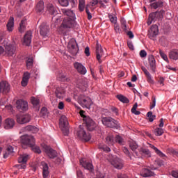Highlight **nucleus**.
Masks as SVG:
<instances>
[{"instance_id": "51", "label": "nucleus", "mask_w": 178, "mask_h": 178, "mask_svg": "<svg viewBox=\"0 0 178 178\" xmlns=\"http://www.w3.org/2000/svg\"><path fill=\"white\" fill-rule=\"evenodd\" d=\"M120 24H121V28L127 31L128 30L127 26V21L124 18H121L120 19Z\"/></svg>"}, {"instance_id": "17", "label": "nucleus", "mask_w": 178, "mask_h": 178, "mask_svg": "<svg viewBox=\"0 0 178 178\" xmlns=\"http://www.w3.org/2000/svg\"><path fill=\"white\" fill-rule=\"evenodd\" d=\"M148 63L150 70L153 73H156V61L154 56H149L148 58Z\"/></svg>"}, {"instance_id": "16", "label": "nucleus", "mask_w": 178, "mask_h": 178, "mask_svg": "<svg viewBox=\"0 0 178 178\" xmlns=\"http://www.w3.org/2000/svg\"><path fill=\"white\" fill-rule=\"evenodd\" d=\"M16 51V46L15 44H7L5 47V53L8 56H13Z\"/></svg>"}, {"instance_id": "38", "label": "nucleus", "mask_w": 178, "mask_h": 178, "mask_svg": "<svg viewBox=\"0 0 178 178\" xmlns=\"http://www.w3.org/2000/svg\"><path fill=\"white\" fill-rule=\"evenodd\" d=\"M76 85H78V88H79V89L83 90H86V88L88 86V83L86 81H83L82 79L76 80Z\"/></svg>"}, {"instance_id": "33", "label": "nucleus", "mask_w": 178, "mask_h": 178, "mask_svg": "<svg viewBox=\"0 0 178 178\" xmlns=\"http://www.w3.org/2000/svg\"><path fill=\"white\" fill-rule=\"evenodd\" d=\"M139 152L142 156H145V158H150L152 156V153L149 149L140 148L139 149Z\"/></svg>"}, {"instance_id": "54", "label": "nucleus", "mask_w": 178, "mask_h": 178, "mask_svg": "<svg viewBox=\"0 0 178 178\" xmlns=\"http://www.w3.org/2000/svg\"><path fill=\"white\" fill-rule=\"evenodd\" d=\"M85 0H79V11L83 12L84 11V8H85Z\"/></svg>"}, {"instance_id": "42", "label": "nucleus", "mask_w": 178, "mask_h": 178, "mask_svg": "<svg viewBox=\"0 0 178 178\" xmlns=\"http://www.w3.org/2000/svg\"><path fill=\"white\" fill-rule=\"evenodd\" d=\"M118 143L120 145H124V139L120 135H116L114 138V144Z\"/></svg>"}, {"instance_id": "49", "label": "nucleus", "mask_w": 178, "mask_h": 178, "mask_svg": "<svg viewBox=\"0 0 178 178\" xmlns=\"http://www.w3.org/2000/svg\"><path fill=\"white\" fill-rule=\"evenodd\" d=\"M98 148H99V149H100L104 152H106V153L111 152V148L108 147L106 145H99L98 146Z\"/></svg>"}, {"instance_id": "4", "label": "nucleus", "mask_w": 178, "mask_h": 178, "mask_svg": "<svg viewBox=\"0 0 178 178\" xmlns=\"http://www.w3.org/2000/svg\"><path fill=\"white\" fill-rule=\"evenodd\" d=\"M164 14V10H161L160 11L151 13L149 15V18L147 22V25H151L153 22H156V21L161 19L163 17Z\"/></svg>"}, {"instance_id": "31", "label": "nucleus", "mask_w": 178, "mask_h": 178, "mask_svg": "<svg viewBox=\"0 0 178 178\" xmlns=\"http://www.w3.org/2000/svg\"><path fill=\"white\" fill-rule=\"evenodd\" d=\"M15 125V121L13 119L8 118L5 121L4 129L9 130V129H13Z\"/></svg>"}, {"instance_id": "59", "label": "nucleus", "mask_w": 178, "mask_h": 178, "mask_svg": "<svg viewBox=\"0 0 178 178\" xmlns=\"http://www.w3.org/2000/svg\"><path fill=\"white\" fill-rule=\"evenodd\" d=\"M122 152H123V153H124L126 156H127L129 157V158H131V153H130L129 150L128 149V148H127L126 147H122Z\"/></svg>"}, {"instance_id": "20", "label": "nucleus", "mask_w": 178, "mask_h": 178, "mask_svg": "<svg viewBox=\"0 0 178 178\" xmlns=\"http://www.w3.org/2000/svg\"><path fill=\"white\" fill-rule=\"evenodd\" d=\"M35 11L37 14L41 15L44 11V1L40 0L35 5Z\"/></svg>"}, {"instance_id": "22", "label": "nucleus", "mask_w": 178, "mask_h": 178, "mask_svg": "<svg viewBox=\"0 0 178 178\" xmlns=\"http://www.w3.org/2000/svg\"><path fill=\"white\" fill-rule=\"evenodd\" d=\"M74 65L76 70L78 71L79 74L84 75L87 73L86 68L81 63H75Z\"/></svg>"}, {"instance_id": "11", "label": "nucleus", "mask_w": 178, "mask_h": 178, "mask_svg": "<svg viewBox=\"0 0 178 178\" xmlns=\"http://www.w3.org/2000/svg\"><path fill=\"white\" fill-rule=\"evenodd\" d=\"M111 164L118 170H121L123 168V161L118 157H113L111 161Z\"/></svg>"}, {"instance_id": "60", "label": "nucleus", "mask_w": 178, "mask_h": 178, "mask_svg": "<svg viewBox=\"0 0 178 178\" xmlns=\"http://www.w3.org/2000/svg\"><path fill=\"white\" fill-rule=\"evenodd\" d=\"M152 104L150 106V109L154 108L156 106V97L153 96L152 97Z\"/></svg>"}, {"instance_id": "34", "label": "nucleus", "mask_w": 178, "mask_h": 178, "mask_svg": "<svg viewBox=\"0 0 178 178\" xmlns=\"http://www.w3.org/2000/svg\"><path fill=\"white\" fill-rule=\"evenodd\" d=\"M169 58L170 59H172L174 60H178V50L177 49H174L173 50H171L169 53Z\"/></svg>"}, {"instance_id": "23", "label": "nucleus", "mask_w": 178, "mask_h": 178, "mask_svg": "<svg viewBox=\"0 0 178 178\" xmlns=\"http://www.w3.org/2000/svg\"><path fill=\"white\" fill-rule=\"evenodd\" d=\"M154 175V172L148 168H143L140 171V176L144 178L153 177Z\"/></svg>"}, {"instance_id": "39", "label": "nucleus", "mask_w": 178, "mask_h": 178, "mask_svg": "<svg viewBox=\"0 0 178 178\" xmlns=\"http://www.w3.org/2000/svg\"><path fill=\"white\" fill-rule=\"evenodd\" d=\"M31 102L33 106L36 108V111H39L40 107V100L35 97H31Z\"/></svg>"}, {"instance_id": "53", "label": "nucleus", "mask_w": 178, "mask_h": 178, "mask_svg": "<svg viewBox=\"0 0 178 178\" xmlns=\"http://www.w3.org/2000/svg\"><path fill=\"white\" fill-rule=\"evenodd\" d=\"M147 117L149 118V121L152 122L154 119L156 118V115H153V113L152 111H149L147 113Z\"/></svg>"}, {"instance_id": "56", "label": "nucleus", "mask_w": 178, "mask_h": 178, "mask_svg": "<svg viewBox=\"0 0 178 178\" xmlns=\"http://www.w3.org/2000/svg\"><path fill=\"white\" fill-rule=\"evenodd\" d=\"M33 58H29L26 60V67H27V68L31 69V67L33 66Z\"/></svg>"}, {"instance_id": "35", "label": "nucleus", "mask_w": 178, "mask_h": 178, "mask_svg": "<svg viewBox=\"0 0 178 178\" xmlns=\"http://www.w3.org/2000/svg\"><path fill=\"white\" fill-rule=\"evenodd\" d=\"M7 26V30L9 32L13 31L14 29V17H10V19L6 24Z\"/></svg>"}, {"instance_id": "47", "label": "nucleus", "mask_w": 178, "mask_h": 178, "mask_svg": "<svg viewBox=\"0 0 178 178\" xmlns=\"http://www.w3.org/2000/svg\"><path fill=\"white\" fill-rule=\"evenodd\" d=\"M108 17L109 21L111 22V23H112L113 24H117L118 17L115 15L109 13L108 15Z\"/></svg>"}, {"instance_id": "61", "label": "nucleus", "mask_w": 178, "mask_h": 178, "mask_svg": "<svg viewBox=\"0 0 178 178\" xmlns=\"http://www.w3.org/2000/svg\"><path fill=\"white\" fill-rule=\"evenodd\" d=\"M147 55V52L145 51V50H140V56L141 58H145L146 57Z\"/></svg>"}, {"instance_id": "58", "label": "nucleus", "mask_w": 178, "mask_h": 178, "mask_svg": "<svg viewBox=\"0 0 178 178\" xmlns=\"http://www.w3.org/2000/svg\"><path fill=\"white\" fill-rule=\"evenodd\" d=\"M58 3L63 7H67L69 5L68 0H58Z\"/></svg>"}, {"instance_id": "9", "label": "nucleus", "mask_w": 178, "mask_h": 178, "mask_svg": "<svg viewBox=\"0 0 178 178\" xmlns=\"http://www.w3.org/2000/svg\"><path fill=\"white\" fill-rule=\"evenodd\" d=\"M16 108L20 112L26 111L29 109V104L26 101L19 99L16 102Z\"/></svg>"}, {"instance_id": "28", "label": "nucleus", "mask_w": 178, "mask_h": 178, "mask_svg": "<svg viewBox=\"0 0 178 178\" xmlns=\"http://www.w3.org/2000/svg\"><path fill=\"white\" fill-rule=\"evenodd\" d=\"M129 145L131 150L136 154V156H138V152H137L136 150L138 149L139 146L137 143L134 140H131Z\"/></svg>"}, {"instance_id": "50", "label": "nucleus", "mask_w": 178, "mask_h": 178, "mask_svg": "<svg viewBox=\"0 0 178 178\" xmlns=\"http://www.w3.org/2000/svg\"><path fill=\"white\" fill-rule=\"evenodd\" d=\"M154 134L156 136H163V134H164V129L162 128H156L154 129Z\"/></svg>"}, {"instance_id": "14", "label": "nucleus", "mask_w": 178, "mask_h": 178, "mask_svg": "<svg viewBox=\"0 0 178 178\" xmlns=\"http://www.w3.org/2000/svg\"><path fill=\"white\" fill-rule=\"evenodd\" d=\"M40 33L43 37H47L49 33V26L45 23H42L40 26Z\"/></svg>"}, {"instance_id": "32", "label": "nucleus", "mask_w": 178, "mask_h": 178, "mask_svg": "<svg viewBox=\"0 0 178 178\" xmlns=\"http://www.w3.org/2000/svg\"><path fill=\"white\" fill-rule=\"evenodd\" d=\"M163 1L162 0H159L157 1H154V3H152L150 4V7L154 10H156L158 8H161L163 7Z\"/></svg>"}, {"instance_id": "40", "label": "nucleus", "mask_w": 178, "mask_h": 178, "mask_svg": "<svg viewBox=\"0 0 178 178\" xmlns=\"http://www.w3.org/2000/svg\"><path fill=\"white\" fill-rule=\"evenodd\" d=\"M65 91L63 88H57L56 90V95L58 98H63Z\"/></svg>"}, {"instance_id": "7", "label": "nucleus", "mask_w": 178, "mask_h": 178, "mask_svg": "<svg viewBox=\"0 0 178 178\" xmlns=\"http://www.w3.org/2000/svg\"><path fill=\"white\" fill-rule=\"evenodd\" d=\"M83 122L89 131H94L97 124L90 117H83Z\"/></svg>"}, {"instance_id": "2", "label": "nucleus", "mask_w": 178, "mask_h": 178, "mask_svg": "<svg viewBox=\"0 0 178 178\" xmlns=\"http://www.w3.org/2000/svg\"><path fill=\"white\" fill-rule=\"evenodd\" d=\"M75 25V18L65 17L59 27L58 31L62 34H66L68 29L73 28Z\"/></svg>"}, {"instance_id": "46", "label": "nucleus", "mask_w": 178, "mask_h": 178, "mask_svg": "<svg viewBox=\"0 0 178 178\" xmlns=\"http://www.w3.org/2000/svg\"><path fill=\"white\" fill-rule=\"evenodd\" d=\"M25 130L26 131H31V133H33V134L38 133V131H39V129L36 127L31 126V125L26 127Z\"/></svg>"}, {"instance_id": "26", "label": "nucleus", "mask_w": 178, "mask_h": 178, "mask_svg": "<svg viewBox=\"0 0 178 178\" xmlns=\"http://www.w3.org/2000/svg\"><path fill=\"white\" fill-rule=\"evenodd\" d=\"M41 165L42 166V176L43 178H48L49 176V166L44 161L41 162Z\"/></svg>"}, {"instance_id": "29", "label": "nucleus", "mask_w": 178, "mask_h": 178, "mask_svg": "<svg viewBox=\"0 0 178 178\" xmlns=\"http://www.w3.org/2000/svg\"><path fill=\"white\" fill-rule=\"evenodd\" d=\"M105 143L109 146H113L115 145V138L113 134H108L105 138Z\"/></svg>"}, {"instance_id": "36", "label": "nucleus", "mask_w": 178, "mask_h": 178, "mask_svg": "<svg viewBox=\"0 0 178 178\" xmlns=\"http://www.w3.org/2000/svg\"><path fill=\"white\" fill-rule=\"evenodd\" d=\"M13 153V147L10 145H7L6 149L3 153V159H7L10 155Z\"/></svg>"}, {"instance_id": "12", "label": "nucleus", "mask_w": 178, "mask_h": 178, "mask_svg": "<svg viewBox=\"0 0 178 178\" xmlns=\"http://www.w3.org/2000/svg\"><path fill=\"white\" fill-rule=\"evenodd\" d=\"M95 54H96V58L98 60L99 63H102V60H101V58L104 55L103 49L99 43H96V47H95Z\"/></svg>"}, {"instance_id": "13", "label": "nucleus", "mask_w": 178, "mask_h": 178, "mask_svg": "<svg viewBox=\"0 0 178 178\" xmlns=\"http://www.w3.org/2000/svg\"><path fill=\"white\" fill-rule=\"evenodd\" d=\"M159 26L157 24L152 25L150 28V30H149V38L152 40H153L158 34H159Z\"/></svg>"}, {"instance_id": "44", "label": "nucleus", "mask_w": 178, "mask_h": 178, "mask_svg": "<svg viewBox=\"0 0 178 178\" xmlns=\"http://www.w3.org/2000/svg\"><path fill=\"white\" fill-rule=\"evenodd\" d=\"M26 24H27L26 19H23L19 24V31L20 33L24 32V31L26 30Z\"/></svg>"}, {"instance_id": "15", "label": "nucleus", "mask_w": 178, "mask_h": 178, "mask_svg": "<svg viewBox=\"0 0 178 178\" xmlns=\"http://www.w3.org/2000/svg\"><path fill=\"white\" fill-rule=\"evenodd\" d=\"M78 137L79 138H82V140H83V141H90V138H91V136L89 133H86L84 129H79V131H78Z\"/></svg>"}, {"instance_id": "41", "label": "nucleus", "mask_w": 178, "mask_h": 178, "mask_svg": "<svg viewBox=\"0 0 178 178\" xmlns=\"http://www.w3.org/2000/svg\"><path fill=\"white\" fill-rule=\"evenodd\" d=\"M29 79H30V74L28 72H25L24 74V76L22 79V86L25 87L27 85Z\"/></svg>"}, {"instance_id": "10", "label": "nucleus", "mask_w": 178, "mask_h": 178, "mask_svg": "<svg viewBox=\"0 0 178 178\" xmlns=\"http://www.w3.org/2000/svg\"><path fill=\"white\" fill-rule=\"evenodd\" d=\"M69 52L73 56H76L79 51V48L76 40H71L68 43Z\"/></svg>"}, {"instance_id": "55", "label": "nucleus", "mask_w": 178, "mask_h": 178, "mask_svg": "<svg viewBox=\"0 0 178 178\" xmlns=\"http://www.w3.org/2000/svg\"><path fill=\"white\" fill-rule=\"evenodd\" d=\"M40 116L43 117V118H45V117H47L48 116V112H47V108L45 107H43L42 109H41V111H40Z\"/></svg>"}, {"instance_id": "62", "label": "nucleus", "mask_w": 178, "mask_h": 178, "mask_svg": "<svg viewBox=\"0 0 178 178\" xmlns=\"http://www.w3.org/2000/svg\"><path fill=\"white\" fill-rule=\"evenodd\" d=\"M127 46L130 50H134V46L132 42H127Z\"/></svg>"}, {"instance_id": "57", "label": "nucleus", "mask_w": 178, "mask_h": 178, "mask_svg": "<svg viewBox=\"0 0 178 178\" xmlns=\"http://www.w3.org/2000/svg\"><path fill=\"white\" fill-rule=\"evenodd\" d=\"M159 54H160L161 57L165 62H168V56L164 53V51H163V50H159Z\"/></svg>"}, {"instance_id": "45", "label": "nucleus", "mask_w": 178, "mask_h": 178, "mask_svg": "<svg viewBox=\"0 0 178 178\" xmlns=\"http://www.w3.org/2000/svg\"><path fill=\"white\" fill-rule=\"evenodd\" d=\"M29 155L23 154V155H21L20 157L18 159V162L19 163L25 164L29 160Z\"/></svg>"}, {"instance_id": "19", "label": "nucleus", "mask_w": 178, "mask_h": 178, "mask_svg": "<svg viewBox=\"0 0 178 178\" xmlns=\"http://www.w3.org/2000/svg\"><path fill=\"white\" fill-rule=\"evenodd\" d=\"M142 71L143 72L144 74L145 75L147 78V81L150 84H154V80L153 79V77L150 72L147 70L146 67H141Z\"/></svg>"}, {"instance_id": "30", "label": "nucleus", "mask_w": 178, "mask_h": 178, "mask_svg": "<svg viewBox=\"0 0 178 178\" xmlns=\"http://www.w3.org/2000/svg\"><path fill=\"white\" fill-rule=\"evenodd\" d=\"M47 11L51 15H56L58 14L57 8L54 6L52 3L47 4Z\"/></svg>"}, {"instance_id": "27", "label": "nucleus", "mask_w": 178, "mask_h": 178, "mask_svg": "<svg viewBox=\"0 0 178 178\" xmlns=\"http://www.w3.org/2000/svg\"><path fill=\"white\" fill-rule=\"evenodd\" d=\"M32 40V31H28L24 37V43L26 46H29Z\"/></svg>"}, {"instance_id": "63", "label": "nucleus", "mask_w": 178, "mask_h": 178, "mask_svg": "<svg viewBox=\"0 0 178 178\" xmlns=\"http://www.w3.org/2000/svg\"><path fill=\"white\" fill-rule=\"evenodd\" d=\"M76 176H78V178H85L81 170H78V172H76Z\"/></svg>"}, {"instance_id": "24", "label": "nucleus", "mask_w": 178, "mask_h": 178, "mask_svg": "<svg viewBox=\"0 0 178 178\" xmlns=\"http://www.w3.org/2000/svg\"><path fill=\"white\" fill-rule=\"evenodd\" d=\"M79 163H81V165H82L83 168L88 170H93V165L90 162L86 161L84 159L79 160Z\"/></svg>"}, {"instance_id": "8", "label": "nucleus", "mask_w": 178, "mask_h": 178, "mask_svg": "<svg viewBox=\"0 0 178 178\" xmlns=\"http://www.w3.org/2000/svg\"><path fill=\"white\" fill-rule=\"evenodd\" d=\"M43 149L44 150V152L47 154L49 159H54L55 158L57 157L58 154L56 151L52 149L51 147L44 145L43 146Z\"/></svg>"}, {"instance_id": "18", "label": "nucleus", "mask_w": 178, "mask_h": 178, "mask_svg": "<svg viewBox=\"0 0 178 178\" xmlns=\"http://www.w3.org/2000/svg\"><path fill=\"white\" fill-rule=\"evenodd\" d=\"M10 85L7 81L0 82V93L6 94L10 92Z\"/></svg>"}, {"instance_id": "6", "label": "nucleus", "mask_w": 178, "mask_h": 178, "mask_svg": "<svg viewBox=\"0 0 178 178\" xmlns=\"http://www.w3.org/2000/svg\"><path fill=\"white\" fill-rule=\"evenodd\" d=\"M78 103L83 108H89L92 104L91 99L83 95L78 96Z\"/></svg>"}, {"instance_id": "1", "label": "nucleus", "mask_w": 178, "mask_h": 178, "mask_svg": "<svg viewBox=\"0 0 178 178\" xmlns=\"http://www.w3.org/2000/svg\"><path fill=\"white\" fill-rule=\"evenodd\" d=\"M21 142L23 145L32 148V151L36 154H41V150L39 147L35 146V139L32 136L24 135L21 136Z\"/></svg>"}, {"instance_id": "48", "label": "nucleus", "mask_w": 178, "mask_h": 178, "mask_svg": "<svg viewBox=\"0 0 178 178\" xmlns=\"http://www.w3.org/2000/svg\"><path fill=\"white\" fill-rule=\"evenodd\" d=\"M116 97L118 99V100H120V102H122L123 103H125V104L129 103V99L127 97H126L122 95H118L116 96Z\"/></svg>"}, {"instance_id": "37", "label": "nucleus", "mask_w": 178, "mask_h": 178, "mask_svg": "<svg viewBox=\"0 0 178 178\" xmlns=\"http://www.w3.org/2000/svg\"><path fill=\"white\" fill-rule=\"evenodd\" d=\"M57 79L63 82H70V79L69 78L67 77V74L65 73H60L58 76H57Z\"/></svg>"}, {"instance_id": "21", "label": "nucleus", "mask_w": 178, "mask_h": 178, "mask_svg": "<svg viewBox=\"0 0 178 178\" xmlns=\"http://www.w3.org/2000/svg\"><path fill=\"white\" fill-rule=\"evenodd\" d=\"M31 120V116L29 114H26L22 116H17V122L19 124H24L29 122Z\"/></svg>"}, {"instance_id": "5", "label": "nucleus", "mask_w": 178, "mask_h": 178, "mask_svg": "<svg viewBox=\"0 0 178 178\" xmlns=\"http://www.w3.org/2000/svg\"><path fill=\"white\" fill-rule=\"evenodd\" d=\"M60 127L65 136H68L70 127L68 119L65 115H62L60 119Z\"/></svg>"}, {"instance_id": "64", "label": "nucleus", "mask_w": 178, "mask_h": 178, "mask_svg": "<svg viewBox=\"0 0 178 178\" xmlns=\"http://www.w3.org/2000/svg\"><path fill=\"white\" fill-rule=\"evenodd\" d=\"M172 176L174 178H178V171H172Z\"/></svg>"}, {"instance_id": "25", "label": "nucleus", "mask_w": 178, "mask_h": 178, "mask_svg": "<svg viewBox=\"0 0 178 178\" xmlns=\"http://www.w3.org/2000/svg\"><path fill=\"white\" fill-rule=\"evenodd\" d=\"M61 12L65 16H67V18L75 19L76 15L73 10L67 8H63L61 9Z\"/></svg>"}, {"instance_id": "3", "label": "nucleus", "mask_w": 178, "mask_h": 178, "mask_svg": "<svg viewBox=\"0 0 178 178\" xmlns=\"http://www.w3.org/2000/svg\"><path fill=\"white\" fill-rule=\"evenodd\" d=\"M102 123L106 127L110 129H120V125L118 121L112 118L111 117H102L101 118Z\"/></svg>"}, {"instance_id": "43", "label": "nucleus", "mask_w": 178, "mask_h": 178, "mask_svg": "<svg viewBox=\"0 0 178 178\" xmlns=\"http://www.w3.org/2000/svg\"><path fill=\"white\" fill-rule=\"evenodd\" d=\"M149 147H150L151 149H152L155 152V153H156L158 156H159L160 157L163 158V157L165 156V154H163L161 150H159V149L157 147H156L154 145H149Z\"/></svg>"}, {"instance_id": "52", "label": "nucleus", "mask_w": 178, "mask_h": 178, "mask_svg": "<svg viewBox=\"0 0 178 178\" xmlns=\"http://www.w3.org/2000/svg\"><path fill=\"white\" fill-rule=\"evenodd\" d=\"M138 103H135L134 105L133 106L131 111L132 113H134L135 115H140L141 113L140 111H138L136 109L138 108Z\"/></svg>"}]
</instances>
